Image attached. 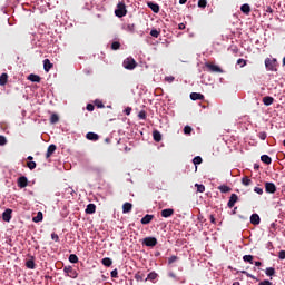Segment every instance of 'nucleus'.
I'll return each instance as SVG.
<instances>
[{
	"instance_id": "nucleus-1",
	"label": "nucleus",
	"mask_w": 285,
	"mask_h": 285,
	"mask_svg": "<svg viewBox=\"0 0 285 285\" xmlns=\"http://www.w3.org/2000/svg\"><path fill=\"white\" fill-rule=\"evenodd\" d=\"M116 17L121 19V17H126L128 14V10H126V3L124 1L117 4V9L115 10Z\"/></svg>"
},
{
	"instance_id": "nucleus-2",
	"label": "nucleus",
	"mask_w": 285,
	"mask_h": 285,
	"mask_svg": "<svg viewBox=\"0 0 285 285\" xmlns=\"http://www.w3.org/2000/svg\"><path fill=\"white\" fill-rule=\"evenodd\" d=\"M265 68H267L271 72H275L277 70V59H265Z\"/></svg>"
},
{
	"instance_id": "nucleus-3",
	"label": "nucleus",
	"mask_w": 285,
	"mask_h": 285,
	"mask_svg": "<svg viewBox=\"0 0 285 285\" xmlns=\"http://www.w3.org/2000/svg\"><path fill=\"white\" fill-rule=\"evenodd\" d=\"M122 66L126 68V70H135V68H137V61H135L132 58H126Z\"/></svg>"
},
{
	"instance_id": "nucleus-4",
	"label": "nucleus",
	"mask_w": 285,
	"mask_h": 285,
	"mask_svg": "<svg viewBox=\"0 0 285 285\" xmlns=\"http://www.w3.org/2000/svg\"><path fill=\"white\" fill-rule=\"evenodd\" d=\"M63 271L68 275V277H71V279H77V271H75L71 266L65 267Z\"/></svg>"
},
{
	"instance_id": "nucleus-5",
	"label": "nucleus",
	"mask_w": 285,
	"mask_h": 285,
	"mask_svg": "<svg viewBox=\"0 0 285 285\" xmlns=\"http://www.w3.org/2000/svg\"><path fill=\"white\" fill-rule=\"evenodd\" d=\"M205 66H206V68L209 70V72H218V73L224 72V70H222V69L219 68V66H217V65L207 62Z\"/></svg>"
},
{
	"instance_id": "nucleus-6",
	"label": "nucleus",
	"mask_w": 285,
	"mask_h": 285,
	"mask_svg": "<svg viewBox=\"0 0 285 285\" xmlns=\"http://www.w3.org/2000/svg\"><path fill=\"white\" fill-rule=\"evenodd\" d=\"M265 190L266 193L274 195V193H277V187L273 183H265Z\"/></svg>"
},
{
	"instance_id": "nucleus-7",
	"label": "nucleus",
	"mask_w": 285,
	"mask_h": 285,
	"mask_svg": "<svg viewBox=\"0 0 285 285\" xmlns=\"http://www.w3.org/2000/svg\"><path fill=\"white\" fill-rule=\"evenodd\" d=\"M142 244H145V246H149V247L157 246V238H155V237H146L144 239Z\"/></svg>"
},
{
	"instance_id": "nucleus-8",
	"label": "nucleus",
	"mask_w": 285,
	"mask_h": 285,
	"mask_svg": "<svg viewBox=\"0 0 285 285\" xmlns=\"http://www.w3.org/2000/svg\"><path fill=\"white\" fill-rule=\"evenodd\" d=\"M236 202H239V197L237 196V194H232L227 203L228 208H233Z\"/></svg>"
},
{
	"instance_id": "nucleus-9",
	"label": "nucleus",
	"mask_w": 285,
	"mask_h": 285,
	"mask_svg": "<svg viewBox=\"0 0 285 285\" xmlns=\"http://www.w3.org/2000/svg\"><path fill=\"white\" fill-rule=\"evenodd\" d=\"M2 219L3 222H10V219H12V209H6L2 213Z\"/></svg>"
},
{
	"instance_id": "nucleus-10",
	"label": "nucleus",
	"mask_w": 285,
	"mask_h": 285,
	"mask_svg": "<svg viewBox=\"0 0 285 285\" xmlns=\"http://www.w3.org/2000/svg\"><path fill=\"white\" fill-rule=\"evenodd\" d=\"M174 214H175V209L173 208H167L161 210V217H165V218L173 217Z\"/></svg>"
},
{
	"instance_id": "nucleus-11",
	"label": "nucleus",
	"mask_w": 285,
	"mask_h": 285,
	"mask_svg": "<svg viewBox=\"0 0 285 285\" xmlns=\"http://www.w3.org/2000/svg\"><path fill=\"white\" fill-rule=\"evenodd\" d=\"M147 6L155 14H159V4L155 2H147Z\"/></svg>"
},
{
	"instance_id": "nucleus-12",
	"label": "nucleus",
	"mask_w": 285,
	"mask_h": 285,
	"mask_svg": "<svg viewBox=\"0 0 285 285\" xmlns=\"http://www.w3.org/2000/svg\"><path fill=\"white\" fill-rule=\"evenodd\" d=\"M259 222H262V219L259 218V215L258 214H252L250 224H253L254 226H259Z\"/></svg>"
},
{
	"instance_id": "nucleus-13",
	"label": "nucleus",
	"mask_w": 285,
	"mask_h": 285,
	"mask_svg": "<svg viewBox=\"0 0 285 285\" xmlns=\"http://www.w3.org/2000/svg\"><path fill=\"white\" fill-rule=\"evenodd\" d=\"M18 186L19 188H26L28 186V178L26 176L18 178Z\"/></svg>"
},
{
	"instance_id": "nucleus-14",
	"label": "nucleus",
	"mask_w": 285,
	"mask_h": 285,
	"mask_svg": "<svg viewBox=\"0 0 285 285\" xmlns=\"http://www.w3.org/2000/svg\"><path fill=\"white\" fill-rule=\"evenodd\" d=\"M96 210H97V206L95 204H89L87 205V208L85 212L87 215H92L95 214Z\"/></svg>"
},
{
	"instance_id": "nucleus-15",
	"label": "nucleus",
	"mask_w": 285,
	"mask_h": 285,
	"mask_svg": "<svg viewBox=\"0 0 285 285\" xmlns=\"http://www.w3.org/2000/svg\"><path fill=\"white\" fill-rule=\"evenodd\" d=\"M190 99L193 101H199V100L204 99V95L198 94V92H191L190 94Z\"/></svg>"
},
{
	"instance_id": "nucleus-16",
	"label": "nucleus",
	"mask_w": 285,
	"mask_h": 285,
	"mask_svg": "<svg viewBox=\"0 0 285 285\" xmlns=\"http://www.w3.org/2000/svg\"><path fill=\"white\" fill-rule=\"evenodd\" d=\"M55 150H57V146L56 145H50L48 147L47 154H46L47 159H49V157H52V154L55 153Z\"/></svg>"
},
{
	"instance_id": "nucleus-17",
	"label": "nucleus",
	"mask_w": 285,
	"mask_h": 285,
	"mask_svg": "<svg viewBox=\"0 0 285 285\" xmlns=\"http://www.w3.org/2000/svg\"><path fill=\"white\" fill-rule=\"evenodd\" d=\"M43 68L45 72H50V69L52 68V62H50V59L43 60Z\"/></svg>"
},
{
	"instance_id": "nucleus-18",
	"label": "nucleus",
	"mask_w": 285,
	"mask_h": 285,
	"mask_svg": "<svg viewBox=\"0 0 285 285\" xmlns=\"http://www.w3.org/2000/svg\"><path fill=\"white\" fill-rule=\"evenodd\" d=\"M86 137H87V139H88L89 141H97V140H99V135H97V134H95V132H88V134L86 135Z\"/></svg>"
},
{
	"instance_id": "nucleus-19",
	"label": "nucleus",
	"mask_w": 285,
	"mask_h": 285,
	"mask_svg": "<svg viewBox=\"0 0 285 285\" xmlns=\"http://www.w3.org/2000/svg\"><path fill=\"white\" fill-rule=\"evenodd\" d=\"M153 218H154L153 215L147 214V215H145V216L141 218L140 222H141V224H144V225L150 224V222H153Z\"/></svg>"
},
{
	"instance_id": "nucleus-20",
	"label": "nucleus",
	"mask_w": 285,
	"mask_h": 285,
	"mask_svg": "<svg viewBox=\"0 0 285 285\" xmlns=\"http://www.w3.org/2000/svg\"><path fill=\"white\" fill-rule=\"evenodd\" d=\"M29 81H32L33 83H39V81H41V77H39L38 75L31 73L28 77Z\"/></svg>"
},
{
	"instance_id": "nucleus-21",
	"label": "nucleus",
	"mask_w": 285,
	"mask_h": 285,
	"mask_svg": "<svg viewBox=\"0 0 285 285\" xmlns=\"http://www.w3.org/2000/svg\"><path fill=\"white\" fill-rule=\"evenodd\" d=\"M240 11L243 12V14H250V4L245 3L240 7Z\"/></svg>"
},
{
	"instance_id": "nucleus-22",
	"label": "nucleus",
	"mask_w": 285,
	"mask_h": 285,
	"mask_svg": "<svg viewBox=\"0 0 285 285\" xmlns=\"http://www.w3.org/2000/svg\"><path fill=\"white\" fill-rule=\"evenodd\" d=\"M32 222H35V224H39V222H43V213L38 212V213H37V216H35V217L32 218Z\"/></svg>"
},
{
	"instance_id": "nucleus-23",
	"label": "nucleus",
	"mask_w": 285,
	"mask_h": 285,
	"mask_svg": "<svg viewBox=\"0 0 285 285\" xmlns=\"http://www.w3.org/2000/svg\"><path fill=\"white\" fill-rule=\"evenodd\" d=\"M273 101H275V99L271 96H267V97L263 98L264 106H272Z\"/></svg>"
},
{
	"instance_id": "nucleus-24",
	"label": "nucleus",
	"mask_w": 285,
	"mask_h": 285,
	"mask_svg": "<svg viewBox=\"0 0 285 285\" xmlns=\"http://www.w3.org/2000/svg\"><path fill=\"white\" fill-rule=\"evenodd\" d=\"M130 210H132V205L130 203H125L122 205V213L127 214V213H130Z\"/></svg>"
},
{
	"instance_id": "nucleus-25",
	"label": "nucleus",
	"mask_w": 285,
	"mask_h": 285,
	"mask_svg": "<svg viewBox=\"0 0 285 285\" xmlns=\"http://www.w3.org/2000/svg\"><path fill=\"white\" fill-rule=\"evenodd\" d=\"M8 83V73H2L0 76V86H6Z\"/></svg>"
},
{
	"instance_id": "nucleus-26",
	"label": "nucleus",
	"mask_w": 285,
	"mask_h": 285,
	"mask_svg": "<svg viewBox=\"0 0 285 285\" xmlns=\"http://www.w3.org/2000/svg\"><path fill=\"white\" fill-rule=\"evenodd\" d=\"M153 138L154 140H156L157 142L161 141V132H159L158 130H155L153 132Z\"/></svg>"
},
{
	"instance_id": "nucleus-27",
	"label": "nucleus",
	"mask_w": 285,
	"mask_h": 285,
	"mask_svg": "<svg viewBox=\"0 0 285 285\" xmlns=\"http://www.w3.org/2000/svg\"><path fill=\"white\" fill-rule=\"evenodd\" d=\"M261 160L263 161V164H267V165L272 164L273 161V159H271L268 155L261 156Z\"/></svg>"
},
{
	"instance_id": "nucleus-28",
	"label": "nucleus",
	"mask_w": 285,
	"mask_h": 285,
	"mask_svg": "<svg viewBox=\"0 0 285 285\" xmlns=\"http://www.w3.org/2000/svg\"><path fill=\"white\" fill-rule=\"evenodd\" d=\"M101 264L104 266L110 267L112 266V259H110L109 257L102 258Z\"/></svg>"
},
{
	"instance_id": "nucleus-29",
	"label": "nucleus",
	"mask_w": 285,
	"mask_h": 285,
	"mask_svg": "<svg viewBox=\"0 0 285 285\" xmlns=\"http://www.w3.org/2000/svg\"><path fill=\"white\" fill-rule=\"evenodd\" d=\"M265 275H267V277H273V275H275V268L273 267H267L265 269Z\"/></svg>"
},
{
	"instance_id": "nucleus-30",
	"label": "nucleus",
	"mask_w": 285,
	"mask_h": 285,
	"mask_svg": "<svg viewBox=\"0 0 285 285\" xmlns=\"http://www.w3.org/2000/svg\"><path fill=\"white\" fill-rule=\"evenodd\" d=\"M69 262L71 264H77V262H79V257H77V255H75V254H70L69 255Z\"/></svg>"
},
{
	"instance_id": "nucleus-31",
	"label": "nucleus",
	"mask_w": 285,
	"mask_h": 285,
	"mask_svg": "<svg viewBox=\"0 0 285 285\" xmlns=\"http://www.w3.org/2000/svg\"><path fill=\"white\" fill-rule=\"evenodd\" d=\"M218 190H220V193H230V187H228L226 185H220L218 187Z\"/></svg>"
},
{
	"instance_id": "nucleus-32",
	"label": "nucleus",
	"mask_w": 285,
	"mask_h": 285,
	"mask_svg": "<svg viewBox=\"0 0 285 285\" xmlns=\"http://www.w3.org/2000/svg\"><path fill=\"white\" fill-rule=\"evenodd\" d=\"M136 282H144V274L141 272H138L135 274Z\"/></svg>"
},
{
	"instance_id": "nucleus-33",
	"label": "nucleus",
	"mask_w": 285,
	"mask_h": 285,
	"mask_svg": "<svg viewBox=\"0 0 285 285\" xmlns=\"http://www.w3.org/2000/svg\"><path fill=\"white\" fill-rule=\"evenodd\" d=\"M59 121V116L57 114H52L50 117V124H57Z\"/></svg>"
},
{
	"instance_id": "nucleus-34",
	"label": "nucleus",
	"mask_w": 285,
	"mask_h": 285,
	"mask_svg": "<svg viewBox=\"0 0 285 285\" xmlns=\"http://www.w3.org/2000/svg\"><path fill=\"white\" fill-rule=\"evenodd\" d=\"M119 48H121V43H119V41L111 43V50H119Z\"/></svg>"
},
{
	"instance_id": "nucleus-35",
	"label": "nucleus",
	"mask_w": 285,
	"mask_h": 285,
	"mask_svg": "<svg viewBox=\"0 0 285 285\" xmlns=\"http://www.w3.org/2000/svg\"><path fill=\"white\" fill-rule=\"evenodd\" d=\"M242 184H243V186H250L252 180H250V178H248V177H244V178L242 179Z\"/></svg>"
},
{
	"instance_id": "nucleus-36",
	"label": "nucleus",
	"mask_w": 285,
	"mask_h": 285,
	"mask_svg": "<svg viewBox=\"0 0 285 285\" xmlns=\"http://www.w3.org/2000/svg\"><path fill=\"white\" fill-rule=\"evenodd\" d=\"M28 169L29 170H35V168H37V163L35 161H29L27 163Z\"/></svg>"
},
{
	"instance_id": "nucleus-37",
	"label": "nucleus",
	"mask_w": 285,
	"mask_h": 285,
	"mask_svg": "<svg viewBox=\"0 0 285 285\" xmlns=\"http://www.w3.org/2000/svg\"><path fill=\"white\" fill-rule=\"evenodd\" d=\"M195 186L197 188V193H205L206 186L199 184H196Z\"/></svg>"
},
{
	"instance_id": "nucleus-38",
	"label": "nucleus",
	"mask_w": 285,
	"mask_h": 285,
	"mask_svg": "<svg viewBox=\"0 0 285 285\" xmlns=\"http://www.w3.org/2000/svg\"><path fill=\"white\" fill-rule=\"evenodd\" d=\"M150 35H151L155 39H157V38L159 37V35H160V31L157 30V29H153V30L150 31Z\"/></svg>"
},
{
	"instance_id": "nucleus-39",
	"label": "nucleus",
	"mask_w": 285,
	"mask_h": 285,
	"mask_svg": "<svg viewBox=\"0 0 285 285\" xmlns=\"http://www.w3.org/2000/svg\"><path fill=\"white\" fill-rule=\"evenodd\" d=\"M193 164L195 166H199V164H202V158L199 156H196L194 159H193Z\"/></svg>"
},
{
	"instance_id": "nucleus-40",
	"label": "nucleus",
	"mask_w": 285,
	"mask_h": 285,
	"mask_svg": "<svg viewBox=\"0 0 285 285\" xmlns=\"http://www.w3.org/2000/svg\"><path fill=\"white\" fill-rule=\"evenodd\" d=\"M243 259L244 262H248L249 264H253V255H245Z\"/></svg>"
},
{
	"instance_id": "nucleus-41",
	"label": "nucleus",
	"mask_w": 285,
	"mask_h": 285,
	"mask_svg": "<svg viewBox=\"0 0 285 285\" xmlns=\"http://www.w3.org/2000/svg\"><path fill=\"white\" fill-rule=\"evenodd\" d=\"M208 2L206 0H198V8H206Z\"/></svg>"
},
{
	"instance_id": "nucleus-42",
	"label": "nucleus",
	"mask_w": 285,
	"mask_h": 285,
	"mask_svg": "<svg viewBox=\"0 0 285 285\" xmlns=\"http://www.w3.org/2000/svg\"><path fill=\"white\" fill-rule=\"evenodd\" d=\"M26 266L27 268L35 269V261H27Z\"/></svg>"
},
{
	"instance_id": "nucleus-43",
	"label": "nucleus",
	"mask_w": 285,
	"mask_h": 285,
	"mask_svg": "<svg viewBox=\"0 0 285 285\" xmlns=\"http://www.w3.org/2000/svg\"><path fill=\"white\" fill-rule=\"evenodd\" d=\"M8 144V139H6V136H0V146H6Z\"/></svg>"
},
{
	"instance_id": "nucleus-44",
	"label": "nucleus",
	"mask_w": 285,
	"mask_h": 285,
	"mask_svg": "<svg viewBox=\"0 0 285 285\" xmlns=\"http://www.w3.org/2000/svg\"><path fill=\"white\" fill-rule=\"evenodd\" d=\"M184 132H185V135H190V132H193V128L190 126H186L184 128Z\"/></svg>"
},
{
	"instance_id": "nucleus-45",
	"label": "nucleus",
	"mask_w": 285,
	"mask_h": 285,
	"mask_svg": "<svg viewBox=\"0 0 285 285\" xmlns=\"http://www.w3.org/2000/svg\"><path fill=\"white\" fill-rule=\"evenodd\" d=\"M237 65L240 66V68H244V66H246V60L240 58L237 60Z\"/></svg>"
},
{
	"instance_id": "nucleus-46",
	"label": "nucleus",
	"mask_w": 285,
	"mask_h": 285,
	"mask_svg": "<svg viewBox=\"0 0 285 285\" xmlns=\"http://www.w3.org/2000/svg\"><path fill=\"white\" fill-rule=\"evenodd\" d=\"M254 193H257V195H264V189H262L259 187H255Z\"/></svg>"
},
{
	"instance_id": "nucleus-47",
	"label": "nucleus",
	"mask_w": 285,
	"mask_h": 285,
	"mask_svg": "<svg viewBox=\"0 0 285 285\" xmlns=\"http://www.w3.org/2000/svg\"><path fill=\"white\" fill-rule=\"evenodd\" d=\"M148 279H157V273H155V272L149 273Z\"/></svg>"
},
{
	"instance_id": "nucleus-48",
	"label": "nucleus",
	"mask_w": 285,
	"mask_h": 285,
	"mask_svg": "<svg viewBox=\"0 0 285 285\" xmlns=\"http://www.w3.org/2000/svg\"><path fill=\"white\" fill-rule=\"evenodd\" d=\"M165 81H168V83H173L175 81V77L168 76L165 78Z\"/></svg>"
},
{
	"instance_id": "nucleus-49",
	"label": "nucleus",
	"mask_w": 285,
	"mask_h": 285,
	"mask_svg": "<svg viewBox=\"0 0 285 285\" xmlns=\"http://www.w3.org/2000/svg\"><path fill=\"white\" fill-rule=\"evenodd\" d=\"M138 117L139 119H146V111L145 110L139 111Z\"/></svg>"
},
{
	"instance_id": "nucleus-50",
	"label": "nucleus",
	"mask_w": 285,
	"mask_h": 285,
	"mask_svg": "<svg viewBox=\"0 0 285 285\" xmlns=\"http://www.w3.org/2000/svg\"><path fill=\"white\" fill-rule=\"evenodd\" d=\"M177 262V256H171L168 258V264H175Z\"/></svg>"
},
{
	"instance_id": "nucleus-51",
	"label": "nucleus",
	"mask_w": 285,
	"mask_h": 285,
	"mask_svg": "<svg viewBox=\"0 0 285 285\" xmlns=\"http://www.w3.org/2000/svg\"><path fill=\"white\" fill-rule=\"evenodd\" d=\"M258 137H259V139H262V141H264L266 139L267 135H266V132L263 131V132L258 134Z\"/></svg>"
},
{
	"instance_id": "nucleus-52",
	"label": "nucleus",
	"mask_w": 285,
	"mask_h": 285,
	"mask_svg": "<svg viewBox=\"0 0 285 285\" xmlns=\"http://www.w3.org/2000/svg\"><path fill=\"white\" fill-rule=\"evenodd\" d=\"M87 110H88L89 112H92V110H95V105L88 104V105H87Z\"/></svg>"
},
{
	"instance_id": "nucleus-53",
	"label": "nucleus",
	"mask_w": 285,
	"mask_h": 285,
	"mask_svg": "<svg viewBox=\"0 0 285 285\" xmlns=\"http://www.w3.org/2000/svg\"><path fill=\"white\" fill-rule=\"evenodd\" d=\"M51 239H53V242H59V235L57 234H51Z\"/></svg>"
},
{
	"instance_id": "nucleus-54",
	"label": "nucleus",
	"mask_w": 285,
	"mask_h": 285,
	"mask_svg": "<svg viewBox=\"0 0 285 285\" xmlns=\"http://www.w3.org/2000/svg\"><path fill=\"white\" fill-rule=\"evenodd\" d=\"M285 258V250H281L278 253V259H284Z\"/></svg>"
},
{
	"instance_id": "nucleus-55",
	"label": "nucleus",
	"mask_w": 285,
	"mask_h": 285,
	"mask_svg": "<svg viewBox=\"0 0 285 285\" xmlns=\"http://www.w3.org/2000/svg\"><path fill=\"white\" fill-rule=\"evenodd\" d=\"M258 285H273V283L271 281L265 279L261 282Z\"/></svg>"
},
{
	"instance_id": "nucleus-56",
	"label": "nucleus",
	"mask_w": 285,
	"mask_h": 285,
	"mask_svg": "<svg viewBox=\"0 0 285 285\" xmlns=\"http://www.w3.org/2000/svg\"><path fill=\"white\" fill-rule=\"evenodd\" d=\"M178 29L179 30H186V24L185 23H179Z\"/></svg>"
},
{
	"instance_id": "nucleus-57",
	"label": "nucleus",
	"mask_w": 285,
	"mask_h": 285,
	"mask_svg": "<svg viewBox=\"0 0 285 285\" xmlns=\"http://www.w3.org/2000/svg\"><path fill=\"white\" fill-rule=\"evenodd\" d=\"M117 275H119V273L117 272V269L111 271V277H117Z\"/></svg>"
},
{
	"instance_id": "nucleus-58",
	"label": "nucleus",
	"mask_w": 285,
	"mask_h": 285,
	"mask_svg": "<svg viewBox=\"0 0 285 285\" xmlns=\"http://www.w3.org/2000/svg\"><path fill=\"white\" fill-rule=\"evenodd\" d=\"M210 223L215 224V216H213V215L210 216Z\"/></svg>"
},
{
	"instance_id": "nucleus-59",
	"label": "nucleus",
	"mask_w": 285,
	"mask_h": 285,
	"mask_svg": "<svg viewBox=\"0 0 285 285\" xmlns=\"http://www.w3.org/2000/svg\"><path fill=\"white\" fill-rule=\"evenodd\" d=\"M188 0H179L180 6H184Z\"/></svg>"
},
{
	"instance_id": "nucleus-60",
	"label": "nucleus",
	"mask_w": 285,
	"mask_h": 285,
	"mask_svg": "<svg viewBox=\"0 0 285 285\" xmlns=\"http://www.w3.org/2000/svg\"><path fill=\"white\" fill-rule=\"evenodd\" d=\"M255 266H262V262L259 261L255 262Z\"/></svg>"
},
{
	"instance_id": "nucleus-61",
	"label": "nucleus",
	"mask_w": 285,
	"mask_h": 285,
	"mask_svg": "<svg viewBox=\"0 0 285 285\" xmlns=\"http://www.w3.org/2000/svg\"><path fill=\"white\" fill-rule=\"evenodd\" d=\"M130 108L129 109H126V115H130Z\"/></svg>"
},
{
	"instance_id": "nucleus-62",
	"label": "nucleus",
	"mask_w": 285,
	"mask_h": 285,
	"mask_svg": "<svg viewBox=\"0 0 285 285\" xmlns=\"http://www.w3.org/2000/svg\"><path fill=\"white\" fill-rule=\"evenodd\" d=\"M29 161H32V156H28V158H27Z\"/></svg>"
},
{
	"instance_id": "nucleus-63",
	"label": "nucleus",
	"mask_w": 285,
	"mask_h": 285,
	"mask_svg": "<svg viewBox=\"0 0 285 285\" xmlns=\"http://www.w3.org/2000/svg\"><path fill=\"white\" fill-rule=\"evenodd\" d=\"M233 285H242L239 282H234Z\"/></svg>"
}]
</instances>
